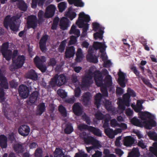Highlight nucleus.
Wrapping results in <instances>:
<instances>
[{
    "label": "nucleus",
    "instance_id": "obj_1",
    "mask_svg": "<svg viewBox=\"0 0 157 157\" xmlns=\"http://www.w3.org/2000/svg\"><path fill=\"white\" fill-rule=\"evenodd\" d=\"M90 20V18L88 15L85 14L83 12H81L79 14L78 19L76 24L79 28H82V32L80 38L85 37L86 35L89 25L88 23Z\"/></svg>",
    "mask_w": 157,
    "mask_h": 157
},
{
    "label": "nucleus",
    "instance_id": "obj_2",
    "mask_svg": "<svg viewBox=\"0 0 157 157\" xmlns=\"http://www.w3.org/2000/svg\"><path fill=\"white\" fill-rule=\"evenodd\" d=\"M93 75L96 85L101 87V91L102 94L103 96L105 97L108 96V94L107 87L103 83V77L99 70H96L94 72Z\"/></svg>",
    "mask_w": 157,
    "mask_h": 157
},
{
    "label": "nucleus",
    "instance_id": "obj_3",
    "mask_svg": "<svg viewBox=\"0 0 157 157\" xmlns=\"http://www.w3.org/2000/svg\"><path fill=\"white\" fill-rule=\"evenodd\" d=\"M142 109V105L141 101L140 100H137V101L136 106L134 109L135 111L139 113L138 115L139 117L141 120L143 121H147L148 119H151V114L148 112L141 111Z\"/></svg>",
    "mask_w": 157,
    "mask_h": 157
},
{
    "label": "nucleus",
    "instance_id": "obj_4",
    "mask_svg": "<svg viewBox=\"0 0 157 157\" xmlns=\"http://www.w3.org/2000/svg\"><path fill=\"white\" fill-rule=\"evenodd\" d=\"M56 8L54 5H50L46 8V11L44 15V12L40 10L38 15V17L49 18L52 17L54 15Z\"/></svg>",
    "mask_w": 157,
    "mask_h": 157
},
{
    "label": "nucleus",
    "instance_id": "obj_5",
    "mask_svg": "<svg viewBox=\"0 0 157 157\" xmlns=\"http://www.w3.org/2000/svg\"><path fill=\"white\" fill-rule=\"evenodd\" d=\"M10 17V15H8L5 17L3 22L4 26L6 29H8L9 26L12 31L17 32L19 30V26L16 25L14 21H12Z\"/></svg>",
    "mask_w": 157,
    "mask_h": 157
},
{
    "label": "nucleus",
    "instance_id": "obj_6",
    "mask_svg": "<svg viewBox=\"0 0 157 157\" xmlns=\"http://www.w3.org/2000/svg\"><path fill=\"white\" fill-rule=\"evenodd\" d=\"M25 60V57L24 55H19L17 58L12 61V65L10 67L11 71H14L16 69L21 68L23 65Z\"/></svg>",
    "mask_w": 157,
    "mask_h": 157
},
{
    "label": "nucleus",
    "instance_id": "obj_7",
    "mask_svg": "<svg viewBox=\"0 0 157 157\" xmlns=\"http://www.w3.org/2000/svg\"><path fill=\"white\" fill-rule=\"evenodd\" d=\"M130 95L127 94L123 95V99L118 98V107L120 109L123 111L125 109V106L127 107L130 106Z\"/></svg>",
    "mask_w": 157,
    "mask_h": 157
},
{
    "label": "nucleus",
    "instance_id": "obj_8",
    "mask_svg": "<svg viewBox=\"0 0 157 157\" xmlns=\"http://www.w3.org/2000/svg\"><path fill=\"white\" fill-rule=\"evenodd\" d=\"M9 45L8 42L3 43L2 46L1 50V52L3 57L8 61L10 60L12 56V51L10 49H8Z\"/></svg>",
    "mask_w": 157,
    "mask_h": 157
},
{
    "label": "nucleus",
    "instance_id": "obj_9",
    "mask_svg": "<svg viewBox=\"0 0 157 157\" xmlns=\"http://www.w3.org/2000/svg\"><path fill=\"white\" fill-rule=\"evenodd\" d=\"M147 134L151 139L157 141V134L155 132L149 131L147 132ZM153 146L150 147L149 150L157 157V142L153 143Z\"/></svg>",
    "mask_w": 157,
    "mask_h": 157
},
{
    "label": "nucleus",
    "instance_id": "obj_10",
    "mask_svg": "<svg viewBox=\"0 0 157 157\" xmlns=\"http://www.w3.org/2000/svg\"><path fill=\"white\" fill-rule=\"evenodd\" d=\"M67 82L66 76L64 74H61L59 75H55L50 82L51 84H57L58 86H60L66 83Z\"/></svg>",
    "mask_w": 157,
    "mask_h": 157
},
{
    "label": "nucleus",
    "instance_id": "obj_11",
    "mask_svg": "<svg viewBox=\"0 0 157 157\" xmlns=\"http://www.w3.org/2000/svg\"><path fill=\"white\" fill-rule=\"evenodd\" d=\"M105 43V42L102 43L99 42H95L93 44L95 49H100V52L101 53V57L103 61L107 59V58L103 53V52L105 51L107 47Z\"/></svg>",
    "mask_w": 157,
    "mask_h": 157
},
{
    "label": "nucleus",
    "instance_id": "obj_12",
    "mask_svg": "<svg viewBox=\"0 0 157 157\" xmlns=\"http://www.w3.org/2000/svg\"><path fill=\"white\" fill-rule=\"evenodd\" d=\"M37 18L36 16L32 15L28 16L27 21L28 28L35 29L37 26Z\"/></svg>",
    "mask_w": 157,
    "mask_h": 157
},
{
    "label": "nucleus",
    "instance_id": "obj_13",
    "mask_svg": "<svg viewBox=\"0 0 157 157\" xmlns=\"http://www.w3.org/2000/svg\"><path fill=\"white\" fill-rule=\"evenodd\" d=\"M18 91L20 96L23 98H26L28 97L30 92L28 87L23 84L19 86Z\"/></svg>",
    "mask_w": 157,
    "mask_h": 157
},
{
    "label": "nucleus",
    "instance_id": "obj_14",
    "mask_svg": "<svg viewBox=\"0 0 157 157\" xmlns=\"http://www.w3.org/2000/svg\"><path fill=\"white\" fill-rule=\"evenodd\" d=\"M48 37V36L47 34L44 35L40 40L39 47L42 52H45L46 51V44Z\"/></svg>",
    "mask_w": 157,
    "mask_h": 157
},
{
    "label": "nucleus",
    "instance_id": "obj_15",
    "mask_svg": "<svg viewBox=\"0 0 157 157\" xmlns=\"http://www.w3.org/2000/svg\"><path fill=\"white\" fill-rule=\"evenodd\" d=\"M72 109L73 112L75 115L79 116L82 114L83 108L79 103H75L73 106Z\"/></svg>",
    "mask_w": 157,
    "mask_h": 157
},
{
    "label": "nucleus",
    "instance_id": "obj_16",
    "mask_svg": "<svg viewBox=\"0 0 157 157\" xmlns=\"http://www.w3.org/2000/svg\"><path fill=\"white\" fill-rule=\"evenodd\" d=\"M30 131L29 127L25 124L21 125L18 129V132L21 135L25 136L29 134Z\"/></svg>",
    "mask_w": 157,
    "mask_h": 157
},
{
    "label": "nucleus",
    "instance_id": "obj_17",
    "mask_svg": "<svg viewBox=\"0 0 157 157\" xmlns=\"http://www.w3.org/2000/svg\"><path fill=\"white\" fill-rule=\"evenodd\" d=\"M39 92L37 91H34L30 95L29 98V101H27L28 104H33L37 100L39 95Z\"/></svg>",
    "mask_w": 157,
    "mask_h": 157
},
{
    "label": "nucleus",
    "instance_id": "obj_18",
    "mask_svg": "<svg viewBox=\"0 0 157 157\" xmlns=\"http://www.w3.org/2000/svg\"><path fill=\"white\" fill-rule=\"evenodd\" d=\"M143 124L144 127L147 129H150L153 127H155L156 123L153 119H149L148 120L144 121L143 122Z\"/></svg>",
    "mask_w": 157,
    "mask_h": 157
},
{
    "label": "nucleus",
    "instance_id": "obj_19",
    "mask_svg": "<svg viewBox=\"0 0 157 157\" xmlns=\"http://www.w3.org/2000/svg\"><path fill=\"white\" fill-rule=\"evenodd\" d=\"M69 20L66 17H63L60 20L59 26L60 29L65 30L67 29L69 26Z\"/></svg>",
    "mask_w": 157,
    "mask_h": 157
},
{
    "label": "nucleus",
    "instance_id": "obj_20",
    "mask_svg": "<svg viewBox=\"0 0 157 157\" xmlns=\"http://www.w3.org/2000/svg\"><path fill=\"white\" fill-rule=\"evenodd\" d=\"M46 58L44 56H40V57L36 56L34 59V62L36 67L43 65L44 63L46 61Z\"/></svg>",
    "mask_w": 157,
    "mask_h": 157
},
{
    "label": "nucleus",
    "instance_id": "obj_21",
    "mask_svg": "<svg viewBox=\"0 0 157 157\" xmlns=\"http://www.w3.org/2000/svg\"><path fill=\"white\" fill-rule=\"evenodd\" d=\"M65 56L67 58L73 57L75 54V48L74 46L69 47L66 49Z\"/></svg>",
    "mask_w": 157,
    "mask_h": 157
},
{
    "label": "nucleus",
    "instance_id": "obj_22",
    "mask_svg": "<svg viewBox=\"0 0 157 157\" xmlns=\"http://www.w3.org/2000/svg\"><path fill=\"white\" fill-rule=\"evenodd\" d=\"M135 139L131 136H128L124 137V145L127 147L132 146L135 143Z\"/></svg>",
    "mask_w": 157,
    "mask_h": 157
},
{
    "label": "nucleus",
    "instance_id": "obj_23",
    "mask_svg": "<svg viewBox=\"0 0 157 157\" xmlns=\"http://www.w3.org/2000/svg\"><path fill=\"white\" fill-rule=\"evenodd\" d=\"M27 78L36 81L37 79L38 75L37 73L33 69L29 71L26 75Z\"/></svg>",
    "mask_w": 157,
    "mask_h": 157
},
{
    "label": "nucleus",
    "instance_id": "obj_24",
    "mask_svg": "<svg viewBox=\"0 0 157 157\" xmlns=\"http://www.w3.org/2000/svg\"><path fill=\"white\" fill-rule=\"evenodd\" d=\"M0 88H3L6 90L9 88L7 79L5 76L0 78Z\"/></svg>",
    "mask_w": 157,
    "mask_h": 157
},
{
    "label": "nucleus",
    "instance_id": "obj_25",
    "mask_svg": "<svg viewBox=\"0 0 157 157\" xmlns=\"http://www.w3.org/2000/svg\"><path fill=\"white\" fill-rule=\"evenodd\" d=\"M87 60L90 62L96 63L98 62V57L95 55H93L92 53L89 52L86 56Z\"/></svg>",
    "mask_w": 157,
    "mask_h": 157
},
{
    "label": "nucleus",
    "instance_id": "obj_26",
    "mask_svg": "<svg viewBox=\"0 0 157 157\" xmlns=\"http://www.w3.org/2000/svg\"><path fill=\"white\" fill-rule=\"evenodd\" d=\"M0 146L2 148H5L7 147V138L4 135H0Z\"/></svg>",
    "mask_w": 157,
    "mask_h": 157
},
{
    "label": "nucleus",
    "instance_id": "obj_27",
    "mask_svg": "<svg viewBox=\"0 0 157 157\" xmlns=\"http://www.w3.org/2000/svg\"><path fill=\"white\" fill-rule=\"evenodd\" d=\"M102 97V94L100 93L97 94L95 96L94 104L98 109L99 108L100 106V102Z\"/></svg>",
    "mask_w": 157,
    "mask_h": 157
},
{
    "label": "nucleus",
    "instance_id": "obj_28",
    "mask_svg": "<svg viewBox=\"0 0 157 157\" xmlns=\"http://www.w3.org/2000/svg\"><path fill=\"white\" fill-rule=\"evenodd\" d=\"M70 5L74 4V6L77 7H83L84 4L81 0H67Z\"/></svg>",
    "mask_w": 157,
    "mask_h": 157
},
{
    "label": "nucleus",
    "instance_id": "obj_29",
    "mask_svg": "<svg viewBox=\"0 0 157 157\" xmlns=\"http://www.w3.org/2000/svg\"><path fill=\"white\" fill-rule=\"evenodd\" d=\"M92 77L89 75H86L83 77L82 80V84L84 86H86L90 85V80Z\"/></svg>",
    "mask_w": 157,
    "mask_h": 157
},
{
    "label": "nucleus",
    "instance_id": "obj_30",
    "mask_svg": "<svg viewBox=\"0 0 157 157\" xmlns=\"http://www.w3.org/2000/svg\"><path fill=\"white\" fill-rule=\"evenodd\" d=\"M72 8L70 7L68 8V11L65 13V16L69 18L71 20H72L76 16V13L72 11Z\"/></svg>",
    "mask_w": 157,
    "mask_h": 157
},
{
    "label": "nucleus",
    "instance_id": "obj_31",
    "mask_svg": "<svg viewBox=\"0 0 157 157\" xmlns=\"http://www.w3.org/2000/svg\"><path fill=\"white\" fill-rule=\"evenodd\" d=\"M18 8L20 10L25 11L27 9V6L25 1L23 0H20L17 3Z\"/></svg>",
    "mask_w": 157,
    "mask_h": 157
},
{
    "label": "nucleus",
    "instance_id": "obj_32",
    "mask_svg": "<svg viewBox=\"0 0 157 157\" xmlns=\"http://www.w3.org/2000/svg\"><path fill=\"white\" fill-rule=\"evenodd\" d=\"M89 131L91 132L95 136L99 137L102 136L101 131L98 128L91 126Z\"/></svg>",
    "mask_w": 157,
    "mask_h": 157
},
{
    "label": "nucleus",
    "instance_id": "obj_33",
    "mask_svg": "<svg viewBox=\"0 0 157 157\" xmlns=\"http://www.w3.org/2000/svg\"><path fill=\"white\" fill-rule=\"evenodd\" d=\"M83 137V139L84 142L87 144H92L94 141H95V139L91 136H87L86 137V133L85 132L82 133Z\"/></svg>",
    "mask_w": 157,
    "mask_h": 157
},
{
    "label": "nucleus",
    "instance_id": "obj_34",
    "mask_svg": "<svg viewBox=\"0 0 157 157\" xmlns=\"http://www.w3.org/2000/svg\"><path fill=\"white\" fill-rule=\"evenodd\" d=\"M105 134L109 138L113 139L114 137L116 134L112 129L108 128L105 129Z\"/></svg>",
    "mask_w": 157,
    "mask_h": 157
},
{
    "label": "nucleus",
    "instance_id": "obj_35",
    "mask_svg": "<svg viewBox=\"0 0 157 157\" xmlns=\"http://www.w3.org/2000/svg\"><path fill=\"white\" fill-rule=\"evenodd\" d=\"M76 26L73 25L71 28L69 33L70 34H74L76 35L77 37H78L80 36V32L79 30L76 29Z\"/></svg>",
    "mask_w": 157,
    "mask_h": 157
},
{
    "label": "nucleus",
    "instance_id": "obj_36",
    "mask_svg": "<svg viewBox=\"0 0 157 157\" xmlns=\"http://www.w3.org/2000/svg\"><path fill=\"white\" fill-rule=\"evenodd\" d=\"M90 93L87 92L83 96V104L84 105H88L90 100Z\"/></svg>",
    "mask_w": 157,
    "mask_h": 157
},
{
    "label": "nucleus",
    "instance_id": "obj_37",
    "mask_svg": "<svg viewBox=\"0 0 157 157\" xmlns=\"http://www.w3.org/2000/svg\"><path fill=\"white\" fill-rule=\"evenodd\" d=\"M15 151L18 153H22L24 151L23 146L21 144H15L13 147Z\"/></svg>",
    "mask_w": 157,
    "mask_h": 157
},
{
    "label": "nucleus",
    "instance_id": "obj_38",
    "mask_svg": "<svg viewBox=\"0 0 157 157\" xmlns=\"http://www.w3.org/2000/svg\"><path fill=\"white\" fill-rule=\"evenodd\" d=\"M74 130L72 124L70 123H67L65 125L64 130V132L67 134L71 133Z\"/></svg>",
    "mask_w": 157,
    "mask_h": 157
},
{
    "label": "nucleus",
    "instance_id": "obj_39",
    "mask_svg": "<svg viewBox=\"0 0 157 157\" xmlns=\"http://www.w3.org/2000/svg\"><path fill=\"white\" fill-rule=\"evenodd\" d=\"M130 122L132 124L136 126L142 127L143 125V122L136 117L132 118L130 120Z\"/></svg>",
    "mask_w": 157,
    "mask_h": 157
},
{
    "label": "nucleus",
    "instance_id": "obj_40",
    "mask_svg": "<svg viewBox=\"0 0 157 157\" xmlns=\"http://www.w3.org/2000/svg\"><path fill=\"white\" fill-rule=\"evenodd\" d=\"M104 82L105 85L107 87H109L112 85V78L111 75H108L105 76V78Z\"/></svg>",
    "mask_w": 157,
    "mask_h": 157
},
{
    "label": "nucleus",
    "instance_id": "obj_41",
    "mask_svg": "<svg viewBox=\"0 0 157 157\" xmlns=\"http://www.w3.org/2000/svg\"><path fill=\"white\" fill-rule=\"evenodd\" d=\"M104 28H103V30L100 29L99 32H96L94 34V38L97 39L98 38L101 40L103 37V34L104 33V31L103 30Z\"/></svg>",
    "mask_w": 157,
    "mask_h": 157
},
{
    "label": "nucleus",
    "instance_id": "obj_42",
    "mask_svg": "<svg viewBox=\"0 0 157 157\" xmlns=\"http://www.w3.org/2000/svg\"><path fill=\"white\" fill-rule=\"evenodd\" d=\"M66 40H64L61 42L58 49V51L59 52L61 53L64 52L66 46Z\"/></svg>",
    "mask_w": 157,
    "mask_h": 157
},
{
    "label": "nucleus",
    "instance_id": "obj_43",
    "mask_svg": "<svg viewBox=\"0 0 157 157\" xmlns=\"http://www.w3.org/2000/svg\"><path fill=\"white\" fill-rule=\"evenodd\" d=\"M59 110L61 115L63 117H66L67 116V112L66 108L62 105L59 107Z\"/></svg>",
    "mask_w": 157,
    "mask_h": 157
},
{
    "label": "nucleus",
    "instance_id": "obj_44",
    "mask_svg": "<svg viewBox=\"0 0 157 157\" xmlns=\"http://www.w3.org/2000/svg\"><path fill=\"white\" fill-rule=\"evenodd\" d=\"M90 126L86 124H80L78 126V128L80 131H82L83 130H88L89 131Z\"/></svg>",
    "mask_w": 157,
    "mask_h": 157
},
{
    "label": "nucleus",
    "instance_id": "obj_45",
    "mask_svg": "<svg viewBox=\"0 0 157 157\" xmlns=\"http://www.w3.org/2000/svg\"><path fill=\"white\" fill-rule=\"evenodd\" d=\"M39 114L41 115L44 112L45 109V106L44 103H42L38 105Z\"/></svg>",
    "mask_w": 157,
    "mask_h": 157
},
{
    "label": "nucleus",
    "instance_id": "obj_46",
    "mask_svg": "<svg viewBox=\"0 0 157 157\" xmlns=\"http://www.w3.org/2000/svg\"><path fill=\"white\" fill-rule=\"evenodd\" d=\"M57 93L59 96L62 98H64L67 96V93L64 90L61 89L58 90Z\"/></svg>",
    "mask_w": 157,
    "mask_h": 157
},
{
    "label": "nucleus",
    "instance_id": "obj_47",
    "mask_svg": "<svg viewBox=\"0 0 157 157\" xmlns=\"http://www.w3.org/2000/svg\"><path fill=\"white\" fill-rule=\"evenodd\" d=\"M58 8L59 12H62L65 9L66 7V4L65 2H62L58 5Z\"/></svg>",
    "mask_w": 157,
    "mask_h": 157
},
{
    "label": "nucleus",
    "instance_id": "obj_48",
    "mask_svg": "<svg viewBox=\"0 0 157 157\" xmlns=\"http://www.w3.org/2000/svg\"><path fill=\"white\" fill-rule=\"evenodd\" d=\"M141 79L143 83L148 87L150 88H152L153 86L151 84L149 80L145 78L142 77L141 78Z\"/></svg>",
    "mask_w": 157,
    "mask_h": 157
},
{
    "label": "nucleus",
    "instance_id": "obj_49",
    "mask_svg": "<svg viewBox=\"0 0 157 157\" xmlns=\"http://www.w3.org/2000/svg\"><path fill=\"white\" fill-rule=\"evenodd\" d=\"M35 156V157H42L43 151L41 148H38L36 150Z\"/></svg>",
    "mask_w": 157,
    "mask_h": 157
},
{
    "label": "nucleus",
    "instance_id": "obj_50",
    "mask_svg": "<svg viewBox=\"0 0 157 157\" xmlns=\"http://www.w3.org/2000/svg\"><path fill=\"white\" fill-rule=\"evenodd\" d=\"M130 69L135 74L137 78H140V72L137 70L136 66L132 65H131L130 67Z\"/></svg>",
    "mask_w": 157,
    "mask_h": 157
},
{
    "label": "nucleus",
    "instance_id": "obj_51",
    "mask_svg": "<svg viewBox=\"0 0 157 157\" xmlns=\"http://www.w3.org/2000/svg\"><path fill=\"white\" fill-rule=\"evenodd\" d=\"M105 105L106 109L108 110L109 111L112 110V106L111 102L109 100H107L105 101Z\"/></svg>",
    "mask_w": 157,
    "mask_h": 157
},
{
    "label": "nucleus",
    "instance_id": "obj_52",
    "mask_svg": "<svg viewBox=\"0 0 157 157\" xmlns=\"http://www.w3.org/2000/svg\"><path fill=\"white\" fill-rule=\"evenodd\" d=\"M77 36H71L70 37V39L69 42V45H72L75 44L77 41Z\"/></svg>",
    "mask_w": 157,
    "mask_h": 157
},
{
    "label": "nucleus",
    "instance_id": "obj_53",
    "mask_svg": "<svg viewBox=\"0 0 157 157\" xmlns=\"http://www.w3.org/2000/svg\"><path fill=\"white\" fill-rule=\"evenodd\" d=\"M139 154L138 150L136 148H134L132 151L129 153L128 156L130 157H133L134 155H136L137 154Z\"/></svg>",
    "mask_w": 157,
    "mask_h": 157
},
{
    "label": "nucleus",
    "instance_id": "obj_54",
    "mask_svg": "<svg viewBox=\"0 0 157 157\" xmlns=\"http://www.w3.org/2000/svg\"><path fill=\"white\" fill-rule=\"evenodd\" d=\"M118 80H125L126 74L122 72L121 69H119L118 73Z\"/></svg>",
    "mask_w": 157,
    "mask_h": 157
},
{
    "label": "nucleus",
    "instance_id": "obj_55",
    "mask_svg": "<svg viewBox=\"0 0 157 157\" xmlns=\"http://www.w3.org/2000/svg\"><path fill=\"white\" fill-rule=\"evenodd\" d=\"M21 16L22 14L21 13H18L15 16H13L11 18H10V19H11L12 21H15L18 20Z\"/></svg>",
    "mask_w": 157,
    "mask_h": 157
},
{
    "label": "nucleus",
    "instance_id": "obj_56",
    "mask_svg": "<svg viewBox=\"0 0 157 157\" xmlns=\"http://www.w3.org/2000/svg\"><path fill=\"white\" fill-rule=\"evenodd\" d=\"M48 63V65L49 66H54L56 65V62L54 58H52L50 59Z\"/></svg>",
    "mask_w": 157,
    "mask_h": 157
},
{
    "label": "nucleus",
    "instance_id": "obj_57",
    "mask_svg": "<svg viewBox=\"0 0 157 157\" xmlns=\"http://www.w3.org/2000/svg\"><path fill=\"white\" fill-rule=\"evenodd\" d=\"M3 88H0V100L2 101L5 100L4 95L5 92Z\"/></svg>",
    "mask_w": 157,
    "mask_h": 157
},
{
    "label": "nucleus",
    "instance_id": "obj_58",
    "mask_svg": "<svg viewBox=\"0 0 157 157\" xmlns=\"http://www.w3.org/2000/svg\"><path fill=\"white\" fill-rule=\"evenodd\" d=\"M133 113V111L130 108H128L126 109L125 110V113L128 117L132 116Z\"/></svg>",
    "mask_w": 157,
    "mask_h": 157
},
{
    "label": "nucleus",
    "instance_id": "obj_59",
    "mask_svg": "<svg viewBox=\"0 0 157 157\" xmlns=\"http://www.w3.org/2000/svg\"><path fill=\"white\" fill-rule=\"evenodd\" d=\"M128 94L130 96L132 97H135L136 96V94L134 91L132 90L131 88H128L127 90Z\"/></svg>",
    "mask_w": 157,
    "mask_h": 157
},
{
    "label": "nucleus",
    "instance_id": "obj_60",
    "mask_svg": "<svg viewBox=\"0 0 157 157\" xmlns=\"http://www.w3.org/2000/svg\"><path fill=\"white\" fill-rule=\"evenodd\" d=\"M81 92V90L79 87H76L75 90V96L76 97H79Z\"/></svg>",
    "mask_w": 157,
    "mask_h": 157
},
{
    "label": "nucleus",
    "instance_id": "obj_61",
    "mask_svg": "<svg viewBox=\"0 0 157 157\" xmlns=\"http://www.w3.org/2000/svg\"><path fill=\"white\" fill-rule=\"evenodd\" d=\"M93 30L96 31L98 29L100 28V25L97 22H94L92 23Z\"/></svg>",
    "mask_w": 157,
    "mask_h": 157
},
{
    "label": "nucleus",
    "instance_id": "obj_62",
    "mask_svg": "<svg viewBox=\"0 0 157 157\" xmlns=\"http://www.w3.org/2000/svg\"><path fill=\"white\" fill-rule=\"evenodd\" d=\"M118 124H119L115 119H112L110 121V125L112 127H115L116 126H118Z\"/></svg>",
    "mask_w": 157,
    "mask_h": 157
},
{
    "label": "nucleus",
    "instance_id": "obj_63",
    "mask_svg": "<svg viewBox=\"0 0 157 157\" xmlns=\"http://www.w3.org/2000/svg\"><path fill=\"white\" fill-rule=\"evenodd\" d=\"M10 87L12 88H16L18 85V84L15 80H12L10 82Z\"/></svg>",
    "mask_w": 157,
    "mask_h": 157
},
{
    "label": "nucleus",
    "instance_id": "obj_64",
    "mask_svg": "<svg viewBox=\"0 0 157 157\" xmlns=\"http://www.w3.org/2000/svg\"><path fill=\"white\" fill-rule=\"evenodd\" d=\"M102 154V152L97 150L95 151V153L92 155L91 157H101Z\"/></svg>",
    "mask_w": 157,
    "mask_h": 157
}]
</instances>
